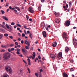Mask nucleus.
Segmentation results:
<instances>
[{
  "instance_id": "f257e3e1",
  "label": "nucleus",
  "mask_w": 77,
  "mask_h": 77,
  "mask_svg": "<svg viewBox=\"0 0 77 77\" xmlns=\"http://www.w3.org/2000/svg\"><path fill=\"white\" fill-rule=\"evenodd\" d=\"M10 57V54L8 52H6L5 54H4V59L5 60V59H8Z\"/></svg>"
},
{
  "instance_id": "f03ea898",
  "label": "nucleus",
  "mask_w": 77,
  "mask_h": 77,
  "mask_svg": "<svg viewBox=\"0 0 77 77\" xmlns=\"http://www.w3.org/2000/svg\"><path fill=\"white\" fill-rule=\"evenodd\" d=\"M63 39H65V41H66L68 39L67 34L66 32H63L62 35Z\"/></svg>"
},
{
  "instance_id": "7ed1b4c3",
  "label": "nucleus",
  "mask_w": 77,
  "mask_h": 77,
  "mask_svg": "<svg viewBox=\"0 0 77 77\" xmlns=\"http://www.w3.org/2000/svg\"><path fill=\"white\" fill-rule=\"evenodd\" d=\"M73 45L75 46V48H77V40L75 39H73Z\"/></svg>"
},
{
  "instance_id": "20e7f679",
  "label": "nucleus",
  "mask_w": 77,
  "mask_h": 77,
  "mask_svg": "<svg viewBox=\"0 0 77 77\" xmlns=\"http://www.w3.org/2000/svg\"><path fill=\"white\" fill-rule=\"evenodd\" d=\"M62 51H61L59 53H58L57 56V57H58V58H59V59H61L62 58Z\"/></svg>"
},
{
  "instance_id": "39448f33",
  "label": "nucleus",
  "mask_w": 77,
  "mask_h": 77,
  "mask_svg": "<svg viewBox=\"0 0 77 77\" xmlns=\"http://www.w3.org/2000/svg\"><path fill=\"white\" fill-rule=\"evenodd\" d=\"M5 69L6 71L10 73V66H7L5 67Z\"/></svg>"
},
{
  "instance_id": "423d86ee",
  "label": "nucleus",
  "mask_w": 77,
  "mask_h": 77,
  "mask_svg": "<svg viewBox=\"0 0 77 77\" xmlns=\"http://www.w3.org/2000/svg\"><path fill=\"white\" fill-rule=\"evenodd\" d=\"M28 11L31 13H34V11L33 10V8L32 7H30L28 9Z\"/></svg>"
},
{
  "instance_id": "0eeeda50",
  "label": "nucleus",
  "mask_w": 77,
  "mask_h": 77,
  "mask_svg": "<svg viewBox=\"0 0 77 77\" xmlns=\"http://www.w3.org/2000/svg\"><path fill=\"white\" fill-rule=\"evenodd\" d=\"M70 22L69 20H66V21L64 23L65 25H66V26H69V25H70Z\"/></svg>"
},
{
  "instance_id": "6e6552de",
  "label": "nucleus",
  "mask_w": 77,
  "mask_h": 77,
  "mask_svg": "<svg viewBox=\"0 0 77 77\" xmlns=\"http://www.w3.org/2000/svg\"><path fill=\"white\" fill-rule=\"evenodd\" d=\"M24 44H26L28 47H29L30 45V43L27 39H26V40H25Z\"/></svg>"
},
{
  "instance_id": "1a4fd4ad",
  "label": "nucleus",
  "mask_w": 77,
  "mask_h": 77,
  "mask_svg": "<svg viewBox=\"0 0 77 77\" xmlns=\"http://www.w3.org/2000/svg\"><path fill=\"white\" fill-rule=\"evenodd\" d=\"M56 53H55L54 54H51V57L53 59H54L56 57Z\"/></svg>"
},
{
  "instance_id": "9d476101",
  "label": "nucleus",
  "mask_w": 77,
  "mask_h": 77,
  "mask_svg": "<svg viewBox=\"0 0 77 77\" xmlns=\"http://www.w3.org/2000/svg\"><path fill=\"white\" fill-rule=\"evenodd\" d=\"M42 33L44 38H46L47 37V35L46 31H43Z\"/></svg>"
},
{
  "instance_id": "9b49d317",
  "label": "nucleus",
  "mask_w": 77,
  "mask_h": 77,
  "mask_svg": "<svg viewBox=\"0 0 77 77\" xmlns=\"http://www.w3.org/2000/svg\"><path fill=\"white\" fill-rule=\"evenodd\" d=\"M69 47H66L65 48V52H68L69 50Z\"/></svg>"
},
{
  "instance_id": "f8f14e48",
  "label": "nucleus",
  "mask_w": 77,
  "mask_h": 77,
  "mask_svg": "<svg viewBox=\"0 0 77 77\" xmlns=\"http://www.w3.org/2000/svg\"><path fill=\"white\" fill-rule=\"evenodd\" d=\"M17 52H16L17 54H20V52H19V51H20V49L19 48H17Z\"/></svg>"
},
{
  "instance_id": "ddd939ff",
  "label": "nucleus",
  "mask_w": 77,
  "mask_h": 77,
  "mask_svg": "<svg viewBox=\"0 0 77 77\" xmlns=\"http://www.w3.org/2000/svg\"><path fill=\"white\" fill-rule=\"evenodd\" d=\"M57 45V42H55L53 43V47H56Z\"/></svg>"
},
{
  "instance_id": "4468645a",
  "label": "nucleus",
  "mask_w": 77,
  "mask_h": 77,
  "mask_svg": "<svg viewBox=\"0 0 77 77\" xmlns=\"http://www.w3.org/2000/svg\"><path fill=\"white\" fill-rule=\"evenodd\" d=\"M2 18H3L4 20H5L6 21H8V19L7 18H6V16H3Z\"/></svg>"
},
{
  "instance_id": "2eb2a0df",
  "label": "nucleus",
  "mask_w": 77,
  "mask_h": 77,
  "mask_svg": "<svg viewBox=\"0 0 77 77\" xmlns=\"http://www.w3.org/2000/svg\"><path fill=\"white\" fill-rule=\"evenodd\" d=\"M63 77H68V76L66 73H63Z\"/></svg>"
},
{
  "instance_id": "dca6fc26",
  "label": "nucleus",
  "mask_w": 77,
  "mask_h": 77,
  "mask_svg": "<svg viewBox=\"0 0 77 77\" xmlns=\"http://www.w3.org/2000/svg\"><path fill=\"white\" fill-rule=\"evenodd\" d=\"M55 21L56 23H59L60 22V20H59V19H56Z\"/></svg>"
},
{
  "instance_id": "f3484780",
  "label": "nucleus",
  "mask_w": 77,
  "mask_h": 77,
  "mask_svg": "<svg viewBox=\"0 0 77 77\" xmlns=\"http://www.w3.org/2000/svg\"><path fill=\"white\" fill-rule=\"evenodd\" d=\"M22 70L20 69H19L18 70V73H19V74H20V73H22Z\"/></svg>"
},
{
  "instance_id": "a211bd4d",
  "label": "nucleus",
  "mask_w": 77,
  "mask_h": 77,
  "mask_svg": "<svg viewBox=\"0 0 77 77\" xmlns=\"http://www.w3.org/2000/svg\"><path fill=\"white\" fill-rule=\"evenodd\" d=\"M54 14L57 17L59 16V13H56V12H54Z\"/></svg>"
},
{
  "instance_id": "6ab92c4d",
  "label": "nucleus",
  "mask_w": 77,
  "mask_h": 77,
  "mask_svg": "<svg viewBox=\"0 0 77 77\" xmlns=\"http://www.w3.org/2000/svg\"><path fill=\"white\" fill-rule=\"evenodd\" d=\"M8 45V44L7 45H2L1 47L2 48H7V46Z\"/></svg>"
},
{
  "instance_id": "aec40b11",
  "label": "nucleus",
  "mask_w": 77,
  "mask_h": 77,
  "mask_svg": "<svg viewBox=\"0 0 77 77\" xmlns=\"http://www.w3.org/2000/svg\"><path fill=\"white\" fill-rule=\"evenodd\" d=\"M32 33H30L29 36L31 38V39H32Z\"/></svg>"
},
{
  "instance_id": "412c9836",
  "label": "nucleus",
  "mask_w": 77,
  "mask_h": 77,
  "mask_svg": "<svg viewBox=\"0 0 77 77\" xmlns=\"http://www.w3.org/2000/svg\"><path fill=\"white\" fill-rule=\"evenodd\" d=\"M68 4H66V7H65L66 9L65 10L66 11L67 10V8H68Z\"/></svg>"
},
{
  "instance_id": "4be33fe9",
  "label": "nucleus",
  "mask_w": 77,
  "mask_h": 77,
  "mask_svg": "<svg viewBox=\"0 0 77 77\" xmlns=\"http://www.w3.org/2000/svg\"><path fill=\"white\" fill-rule=\"evenodd\" d=\"M38 10H39V11H41V7L40 6H39L38 8Z\"/></svg>"
},
{
  "instance_id": "5701e85b",
  "label": "nucleus",
  "mask_w": 77,
  "mask_h": 77,
  "mask_svg": "<svg viewBox=\"0 0 77 77\" xmlns=\"http://www.w3.org/2000/svg\"><path fill=\"white\" fill-rule=\"evenodd\" d=\"M15 8H16L17 10H18V11H20V9L19 7H15Z\"/></svg>"
},
{
  "instance_id": "b1692460",
  "label": "nucleus",
  "mask_w": 77,
  "mask_h": 77,
  "mask_svg": "<svg viewBox=\"0 0 77 77\" xmlns=\"http://www.w3.org/2000/svg\"><path fill=\"white\" fill-rule=\"evenodd\" d=\"M5 26L8 29H9V26H8V24H6Z\"/></svg>"
},
{
  "instance_id": "393cba45",
  "label": "nucleus",
  "mask_w": 77,
  "mask_h": 77,
  "mask_svg": "<svg viewBox=\"0 0 77 77\" xmlns=\"http://www.w3.org/2000/svg\"><path fill=\"white\" fill-rule=\"evenodd\" d=\"M22 51L23 53H25L26 52V51H25L26 49H23V48H22Z\"/></svg>"
},
{
  "instance_id": "a878e982",
  "label": "nucleus",
  "mask_w": 77,
  "mask_h": 77,
  "mask_svg": "<svg viewBox=\"0 0 77 77\" xmlns=\"http://www.w3.org/2000/svg\"><path fill=\"white\" fill-rule=\"evenodd\" d=\"M72 4H71V2H69V7H71L72 6Z\"/></svg>"
},
{
  "instance_id": "bb28decb",
  "label": "nucleus",
  "mask_w": 77,
  "mask_h": 77,
  "mask_svg": "<svg viewBox=\"0 0 77 77\" xmlns=\"http://www.w3.org/2000/svg\"><path fill=\"white\" fill-rule=\"evenodd\" d=\"M22 37H24L25 36V34L24 33H22Z\"/></svg>"
},
{
  "instance_id": "cd10ccee",
  "label": "nucleus",
  "mask_w": 77,
  "mask_h": 77,
  "mask_svg": "<svg viewBox=\"0 0 77 77\" xmlns=\"http://www.w3.org/2000/svg\"><path fill=\"white\" fill-rule=\"evenodd\" d=\"M1 12L2 14H5V11H3V10H1Z\"/></svg>"
},
{
  "instance_id": "c85d7f7f",
  "label": "nucleus",
  "mask_w": 77,
  "mask_h": 77,
  "mask_svg": "<svg viewBox=\"0 0 77 77\" xmlns=\"http://www.w3.org/2000/svg\"><path fill=\"white\" fill-rule=\"evenodd\" d=\"M35 75L36 76H37V77H38V74L37 73H35Z\"/></svg>"
},
{
  "instance_id": "c756f323",
  "label": "nucleus",
  "mask_w": 77,
  "mask_h": 77,
  "mask_svg": "<svg viewBox=\"0 0 77 77\" xmlns=\"http://www.w3.org/2000/svg\"><path fill=\"white\" fill-rule=\"evenodd\" d=\"M27 70H28V71H29V73H31V71H30V70L29 69V68H27Z\"/></svg>"
},
{
  "instance_id": "7c9ffc66",
  "label": "nucleus",
  "mask_w": 77,
  "mask_h": 77,
  "mask_svg": "<svg viewBox=\"0 0 77 77\" xmlns=\"http://www.w3.org/2000/svg\"><path fill=\"white\" fill-rule=\"evenodd\" d=\"M2 36H3V35L2 34H1L0 35V39H2Z\"/></svg>"
},
{
  "instance_id": "2f4dec72",
  "label": "nucleus",
  "mask_w": 77,
  "mask_h": 77,
  "mask_svg": "<svg viewBox=\"0 0 77 77\" xmlns=\"http://www.w3.org/2000/svg\"><path fill=\"white\" fill-rule=\"evenodd\" d=\"M15 24V23H14V22H11V25H14Z\"/></svg>"
},
{
  "instance_id": "473e14b6",
  "label": "nucleus",
  "mask_w": 77,
  "mask_h": 77,
  "mask_svg": "<svg viewBox=\"0 0 77 77\" xmlns=\"http://www.w3.org/2000/svg\"><path fill=\"white\" fill-rule=\"evenodd\" d=\"M28 58L27 59L28 63H29V62H30V59H29V57H28Z\"/></svg>"
},
{
  "instance_id": "72a5a7b5",
  "label": "nucleus",
  "mask_w": 77,
  "mask_h": 77,
  "mask_svg": "<svg viewBox=\"0 0 77 77\" xmlns=\"http://www.w3.org/2000/svg\"><path fill=\"white\" fill-rule=\"evenodd\" d=\"M70 62H71V63H73L74 62L73 60L72 59H71V60H70Z\"/></svg>"
},
{
  "instance_id": "f704fd0d",
  "label": "nucleus",
  "mask_w": 77,
  "mask_h": 77,
  "mask_svg": "<svg viewBox=\"0 0 77 77\" xmlns=\"http://www.w3.org/2000/svg\"><path fill=\"white\" fill-rule=\"evenodd\" d=\"M12 70L11 69L10 67V74H12Z\"/></svg>"
},
{
  "instance_id": "c9c22d12",
  "label": "nucleus",
  "mask_w": 77,
  "mask_h": 77,
  "mask_svg": "<svg viewBox=\"0 0 77 77\" xmlns=\"http://www.w3.org/2000/svg\"><path fill=\"white\" fill-rule=\"evenodd\" d=\"M4 36H5L7 37L8 36V34H4Z\"/></svg>"
},
{
  "instance_id": "e433bc0d",
  "label": "nucleus",
  "mask_w": 77,
  "mask_h": 77,
  "mask_svg": "<svg viewBox=\"0 0 77 77\" xmlns=\"http://www.w3.org/2000/svg\"><path fill=\"white\" fill-rule=\"evenodd\" d=\"M33 56H33H32V59H34V58H35V55L34 54H33L32 55Z\"/></svg>"
},
{
  "instance_id": "4c0bfd02",
  "label": "nucleus",
  "mask_w": 77,
  "mask_h": 77,
  "mask_svg": "<svg viewBox=\"0 0 77 77\" xmlns=\"http://www.w3.org/2000/svg\"><path fill=\"white\" fill-rule=\"evenodd\" d=\"M70 70L71 72H72V71H74V69L73 68H72L71 69H70Z\"/></svg>"
},
{
  "instance_id": "58836bf2",
  "label": "nucleus",
  "mask_w": 77,
  "mask_h": 77,
  "mask_svg": "<svg viewBox=\"0 0 77 77\" xmlns=\"http://www.w3.org/2000/svg\"><path fill=\"white\" fill-rule=\"evenodd\" d=\"M26 19H27V20H28L29 19V17L27 16V15H26Z\"/></svg>"
},
{
  "instance_id": "ea45409f",
  "label": "nucleus",
  "mask_w": 77,
  "mask_h": 77,
  "mask_svg": "<svg viewBox=\"0 0 77 77\" xmlns=\"http://www.w3.org/2000/svg\"><path fill=\"white\" fill-rule=\"evenodd\" d=\"M8 4H9V3H7L6 4V5H5V7H7V6H9V5H8Z\"/></svg>"
},
{
  "instance_id": "a19ab883",
  "label": "nucleus",
  "mask_w": 77,
  "mask_h": 77,
  "mask_svg": "<svg viewBox=\"0 0 77 77\" xmlns=\"http://www.w3.org/2000/svg\"><path fill=\"white\" fill-rule=\"evenodd\" d=\"M38 58H39V59H42L41 57L39 55V56H38Z\"/></svg>"
},
{
  "instance_id": "79ce46f5",
  "label": "nucleus",
  "mask_w": 77,
  "mask_h": 77,
  "mask_svg": "<svg viewBox=\"0 0 77 77\" xmlns=\"http://www.w3.org/2000/svg\"><path fill=\"white\" fill-rule=\"evenodd\" d=\"M15 48H11V51H13L14 50Z\"/></svg>"
},
{
  "instance_id": "37998d69",
  "label": "nucleus",
  "mask_w": 77,
  "mask_h": 77,
  "mask_svg": "<svg viewBox=\"0 0 77 77\" xmlns=\"http://www.w3.org/2000/svg\"><path fill=\"white\" fill-rule=\"evenodd\" d=\"M23 61L24 62V63H26V64H27V62H26V60H24L23 59Z\"/></svg>"
},
{
  "instance_id": "c03bdc74",
  "label": "nucleus",
  "mask_w": 77,
  "mask_h": 77,
  "mask_svg": "<svg viewBox=\"0 0 77 77\" xmlns=\"http://www.w3.org/2000/svg\"><path fill=\"white\" fill-rule=\"evenodd\" d=\"M25 48H26V49H29V48L28 46H26Z\"/></svg>"
},
{
  "instance_id": "a18cd8bd",
  "label": "nucleus",
  "mask_w": 77,
  "mask_h": 77,
  "mask_svg": "<svg viewBox=\"0 0 77 77\" xmlns=\"http://www.w3.org/2000/svg\"><path fill=\"white\" fill-rule=\"evenodd\" d=\"M27 34H29V33H30V31L29 30L27 31Z\"/></svg>"
},
{
  "instance_id": "49530a36",
  "label": "nucleus",
  "mask_w": 77,
  "mask_h": 77,
  "mask_svg": "<svg viewBox=\"0 0 77 77\" xmlns=\"http://www.w3.org/2000/svg\"><path fill=\"white\" fill-rule=\"evenodd\" d=\"M17 25L18 26H20V27H21V25H20V24H19L18 23H17Z\"/></svg>"
},
{
  "instance_id": "de8ad7c7",
  "label": "nucleus",
  "mask_w": 77,
  "mask_h": 77,
  "mask_svg": "<svg viewBox=\"0 0 77 77\" xmlns=\"http://www.w3.org/2000/svg\"><path fill=\"white\" fill-rule=\"evenodd\" d=\"M24 32H25V34H26V35H27V32H26V30H24Z\"/></svg>"
},
{
  "instance_id": "09e8293b",
  "label": "nucleus",
  "mask_w": 77,
  "mask_h": 77,
  "mask_svg": "<svg viewBox=\"0 0 77 77\" xmlns=\"http://www.w3.org/2000/svg\"><path fill=\"white\" fill-rule=\"evenodd\" d=\"M63 8H64V10L65 11V10L66 9V7L65 6H63Z\"/></svg>"
},
{
  "instance_id": "8fccbe9b",
  "label": "nucleus",
  "mask_w": 77,
  "mask_h": 77,
  "mask_svg": "<svg viewBox=\"0 0 77 77\" xmlns=\"http://www.w3.org/2000/svg\"><path fill=\"white\" fill-rule=\"evenodd\" d=\"M24 28H25L26 29H27L26 25H24Z\"/></svg>"
},
{
  "instance_id": "3c124183",
  "label": "nucleus",
  "mask_w": 77,
  "mask_h": 77,
  "mask_svg": "<svg viewBox=\"0 0 77 77\" xmlns=\"http://www.w3.org/2000/svg\"><path fill=\"white\" fill-rule=\"evenodd\" d=\"M18 35L19 36H21L20 33H18Z\"/></svg>"
},
{
  "instance_id": "603ef678",
  "label": "nucleus",
  "mask_w": 77,
  "mask_h": 77,
  "mask_svg": "<svg viewBox=\"0 0 77 77\" xmlns=\"http://www.w3.org/2000/svg\"><path fill=\"white\" fill-rule=\"evenodd\" d=\"M21 44H23V43H24L23 41V40L21 41Z\"/></svg>"
},
{
  "instance_id": "864d4df0",
  "label": "nucleus",
  "mask_w": 77,
  "mask_h": 77,
  "mask_svg": "<svg viewBox=\"0 0 77 77\" xmlns=\"http://www.w3.org/2000/svg\"><path fill=\"white\" fill-rule=\"evenodd\" d=\"M63 3H64V4H66V1H63Z\"/></svg>"
},
{
  "instance_id": "5fc2aeb1",
  "label": "nucleus",
  "mask_w": 77,
  "mask_h": 77,
  "mask_svg": "<svg viewBox=\"0 0 77 77\" xmlns=\"http://www.w3.org/2000/svg\"><path fill=\"white\" fill-rule=\"evenodd\" d=\"M14 11L15 12L16 14H17V10H14Z\"/></svg>"
},
{
  "instance_id": "6e6d98bb",
  "label": "nucleus",
  "mask_w": 77,
  "mask_h": 77,
  "mask_svg": "<svg viewBox=\"0 0 77 77\" xmlns=\"http://www.w3.org/2000/svg\"><path fill=\"white\" fill-rule=\"evenodd\" d=\"M46 29L48 31V27H46Z\"/></svg>"
},
{
  "instance_id": "4d7b16f0",
  "label": "nucleus",
  "mask_w": 77,
  "mask_h": 77,
  "mask_svg": "<svg viewBox=\"0 0 77 77\" xmlns=\"http://www.w3.org/2000/svg\"><path fill=\"white\" fill-rule=\"evenodd\" d=\"M28 65H30L31 64L30 63V62H29V63H28Z\"/></svg>"
},
{
  "instance_id": "13d9d810",
  "label": "nucleus",
  "mask_w": 77,
  "mask_h": 77,
  "mask_svg": "<svg viewBox=\"0 0 77 77\" xmlns=\"http://www.w3.org/2000/svg\"><path fill=\"white\" fill-rule=\"evenodd\" d=\"M15 44L16 45H18V42H15Z\"/></svg>"
},
{
  "instance_id": "bf43d9fd",
  "label": "nucleus",
  "mask_w": 77,
  "mask_h": 77,
  "mask_svg": "<svg viewBox=\"0 0 77 77\" xmlns=\"http://www.w3.org/2000/svg\"><path fill=\"white\" fill-rule=\"evenodd\" d=\"M18 40L19 41H21V39L20 38H19L18 39Z\"/></svg>"
},
{
  "instance_id": "052dcab7",
  "label": "nucleus",
  "mask_w": 77,
  "mask_h": 77,
  "mask_svg": "<svg viewBox=\"0 0 77 77\" xmlns=\"http://www.w3.org/2000/svg\"><path fill=\"white\" fill-rule=\"evenodd\" d=\"M40 72H43V70L42 69H40Z\"/></svg>"
},
{
  "instance_id": "680f3d73",
  "label": "nucleus",
  "mask_w": 77,
  "mask_h": 77,
  "mask_svg": "<svg viewBox=\"0 0 77 77\" xmlns=\"http://www.w3.org/2000/svg\"><path fill=\"white\" fill-rule=\"evenodd\" d=\"M10 38L11 39H13V36H10Z\"/></svg>"
},
{
  "instance_id": "e2e57ef3",
  "label": "nucleus",
  "mask_w": 77,
  "mask_h": 77,
  "mask_svg": "<svg viewBox=\"0 0 77 77\" xmlns=\"http://www.w3.org/2000/svg\"><path fill=\"white\" fill-rule=\"evenodd\" d=\"M45 1V0H41V1L42 3H43V2H44Z\"/></svg>"
},
{
  "instance_id": "0e129e2a",
  "label": "nucleus",
  "mask_w": 77,
  "mask_h": 77,
  "mask_svg": "<svg viewBox=\"0 0 77 77\" xmlns=\"http://www.w3.org/2000/svg\"><path fill=\"white\" fill-rule=\"evenodd\" d=\"M31 50H33V47H31Z\"/></svg>"
},
{
  "instance_id": "69168bd1",
  "label": "nucleus",
  "mask_w": 77,
  "mask_h": 77,
  "mask_svg": "<svg viewBox=\"0 0 77 77\" xmlns=\"http://www.w3.org/2000/svg\"><path fill=\"white\" fill-rule=\"evenodd\" d=\"M14 46V44H11V45H10V46L11 47H12V46Z\"/></svg>"
},
{
  "instance_id": "338daca9",
  "label": "nucleus",
  "mask_w": 77,
  "mask_h": 77,
  "mask_svg": "<svg viewBox=\"0 0 77 77\" xmlns=\"http://www.w3.org/2000/svg\"><path fill=\"white\" fill-rule=\"evenodd\" d=\"M38 50L39 51H41V50H40V49L39 48H38Z\"/></svg>"
},
{
  "instance_id": "774afa93",
  "label": "nucleus",
  "mask_w": 77,
  "mask_h": 77,
  "mask_svg": "<svg viewBox=\"0 0 77 77\" xmlns=\"http://www.w3.org/2000/svg\"><path fill=\"white\" fill-rule=\"evenodd\" d=\"M21 8V9H23H23H24V7H23H23H22Z\"/></svg>"
}]
</instances>
